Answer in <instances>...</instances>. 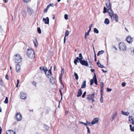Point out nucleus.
<instances>
[{
	"mask_svg": "<svg viewBox=\"0 0 134 134\" xmlns=\"http://www.w3.org/2000/svg\"><path fill=\"white\" fill-rule=\"evenodd\" d=\"M111 4L109 2L107 3L106 6L108 8V12L109 14V15L111 18L114 19V17L112 15V14H113V11L111 8Z\"/></svg>",
	"mask_w": 134,
	"mask_h": 134,
	"instance_id": "nucleus-1",
	"label": "nucleus"
},
{
	"mask_svg": "<svg viewBox=\"0 0 134 134\" xmlns=\"http://www.w3.org/2000/svg\"><path fill=\"white\" fill-rule=\"evenodd\" d=\"M27 55L28 57L31 58H33L35 57L34 52L33 50L31 49H27Z\"/></svg>",
	"mask_w": 134,
	"mask_h": 134,
	"instance_id": "nucleus-2",
	"label": "nucleus"
},
{
	"mask_svg": "<svg viewBox=\"0 0 134 134\" xmlns=\"http://www.w3.org/2000/svg\"><path fill=\"white\" fill-rule=\"evenodd\" d=\"M15 62L18 63H20L21 61L22 57L19 54H18L15 55L14 56Z\"/></svg>",
	"mask_w": 134,
	"mask_h": 134,
	"instance_id": "nucleus-3",
	"label": "nucleus"
},
{
	"mask_svg": "<svg viewBox=\"0 0 134 134\" xmlns=\"http://www.w3.org/2000/svg\"><path fill=\"white\" fill-rule=\"evenodd\" d=\"M95 93H93L92 94H89L87 95V97H86L87 100H91L92 103H93L94 101V97Z\"/></svg>",
	"mask_w": 134,
	"mask_h": 134,
	"instance_id": "nucleus-4",
	"label": "nucleus"
},
{
	"mask_svg": "<svg viewBox=\"0 0 134 134\" xmlns=\"http://www.w3.org/2000/svg\"><path fill=\"white\" fill-rule=\"evenodd\" d=\"M120 49L123 51H124L126 49V47L125 43H120L119 44Z\"/></svg>",
	"mask_w": 134,
	"mask_h": 134,
	"instance_id": "nucleus-5",
	"label": "nucleus"
},
{
	"mask_svg": "<svg viewBox=\"0 0 134 134\" xmlns=\"http://www.w3.org/2000/svg\"><path fill=\"white\" fill-rule=\"evenodd\" d=\"M15 117L18 121H20L22 120V116L21 114L19 112L17 113Z\"/></svg>",
	"mask_w": 134,
	"mask_h": 134,
	"instance_id": "nucleus-6",
	"label": "nucleus"
},
{
	"mask_svg": "<svg viewBox=\"0 0 134 134\" xmlns=\"http://www.w3.org/2000/svg\"><path fill=\"white\" fill-rule=\"evenodd\" d=\"M80 63L82 65H84L86 66H88V62L86 60H82L81 61H80Z\"/></svg>",
	"mask_w": 134,
	"mask_h": 134,
	"instance_id": "nucleus-7",
	"label": "nucleus"
},
{
	"mask_svg": "<svg viewBox=\"0 0 134 134\" xmlns=\"http://www.w3.org/2000/svg\"><path fill=\"white\" fill-rule=\"evenodd\" d=\"M112 14V15L113 16L114 18V19L111 18V20H113L115 19V21L116 22H118V17L117 14H114L113 12V14Z\"/></svg>",
	"mask_w": 134,
	"mask_h": 134,
	"instance_id": "nucleus-8",
	"label": "nucleus"
},
{
	"mask_svg": "<svg viewBox=\"0 0 134 134\" xmlns=\"http://www.w3.org/2000/svg\"><path fill=\"white\" fill-rule=\"evenodd\" d=\"M20 97L21 99H25L26 98V94L25 93L22 92L20 93Z\"/></svg>",
	"mask_w": 134,
	"mask_h": 134,
	"instance_id": "nucleus-9",
	"label": "nucleus"
},
{
	"mask_svg": "<svg viewBox=\"0 0 134 134\" xmlns=\"http://www.w3.org/2000/svg\"><path fill=\"white\" fill-rule=\"evenodd\" d=\"M40 69L41 70H43L45 72V74L47 76V72L48 71V70L46 67H40Z\"/></svg>",
	"mask_w": 134,
	"mask_h": 134,
	"instance_id": "nucleus-10",
	"label": "nucleus"
},
{
	"mask_svg": "<svg viewBox=\"0 0 134 134\" xmlns=\"http://www.w3.org/2000/svg\"><path fill=\"white\" fill-rule=\"evenodd\" d=\"M129 121L133 125H134V118L132 116H129Z\"/></svg>",
	"mask_w": 134,
	"mask_h": 134,
	"instance_id": "nucleus-11",
	"label": "nucleus"
},
{
	"mask_svg": "<svg viewBox=\"0 0 134 134\" xmlns=\"http://www.w3.org/2000/svg\"><path fill=\"white\" fill-rule=\"evenodd\" d=\"M43 21H44V23L46 24H49V19L48 17H47L46 18H43Z\"/></svg>",
	"mask_w": 134,
	"mask_h": 134,
	"instance_id": "nucleus-12",
	"label": "nucleus"
},
{
	"mask_svg": "<svg viewBox=\"0 0 134 134\" xmlns=\"http://www.w3.org/2000/svg\"><path fill=\"white\" fill-rule=\"evenodd\" d=\"M126 41L128 43H130L133 40L130 36H129L126 38Z\"/></svg>",
	"mask_w": 134,
	"mask_h": 134,
	"instance_id": "nucleus-13",
	"label": "nucleus"
},
{
	"mask_svg": "<svg viewBox=\"0 0 134 134\" xmlns=\"http://www.w3.org/2000/svg\"><path fill=\"white\" fill-rule=\"evenodd\" d=\"M99 121V119L97 118H96L92 120V124H95L97 123Z\"/></svg>",
	"mask_w": 134,
	"mask_h": 134,
	"instance_id": "nucleus-14",
	"label": "nucleus"
},
{
	"mask_svg": "<svg viewBox=\"0 0 134 134\" xmlns=\"http://www.w3.org/2000/svg\"><path fill=\"white\" fill-rule=\"evenodd\" d=\"M7 134H15V132L13 130H9L7 131Z\"/></svg>",
	"mask_w": 134,
	"mask_h": 134,
	"instance_id": "nucleus-15",
	"label": "nucleus"
},
{
	"mask_svg": "<svg viewBox=\"0 0 134 134\" xmlns=\"http://www.w3.org/2000/svg\"><path fill=\"white\" fill-rule=\"evenodd\" d=\"M27 12H29L30 15H31L34 12L33 10L30 8H27Z\"/></svg>",
	"mask_w": 134,
	"mask_h": 134,
	"instance_id": "nucleus-16",
	"label": "nucleus"
},
{
	"mask_svg": "<svg viewBox=\"0 0 134 134\" xmlns=\"http://www.w3.org/2000/svg\"><path fill=\"white\" fill-rule=\"evenodd\" d=\"M82 94V90L81 88L79 89L78 91L77 94V97L80 96Z\"/></svg>",
	"mask_w": 134,
	"mask_h": 134,
	"instance_id": "nucleus-17",
	"label": "nucleus"
},
{
	"mask_svg": "<svg viewBox=\"0 0 134 134\" xmlns=\"http://www.w3.org/2000/svg\"><path fill=\"white\" fill-rule=\"evenodd\" d=\"M20 65L17 64L16 65V72H19L20 71Z\"/></svg>",
	"mask_w": 134,
	"mask_h": 134,
	"instance_id": "nucleus-18",
	"label": "nucleus"
},
{
	"mask_svg": "<svg viewBox=\"0 0 134 134\" xmlns=\"http://www.w3.org/2000/svg\"><path fill=\"white\" fill-rule=\"evenodd\" d=\"M93 78L94 79V82L95 84L96 85H98L97 81L96 74L95 73H94V76H93Z\"/></svg>",
	"mask_w": 134,
	"mask_h": 134,
	"instance_id": "nucleus-19",
	"label": "nucleus"
},
{
	"mask_svg": "<svg viewBox=\"0 0 134 134\" xmlns=\"http://www.w3.org/2000/svg\"><path fill=\"white\" fill-rule=\"evenodd\" d=\"M117 115V113L116 111L115 112L114 114H113V115L112 116V120L111 121H113L116 116Z\"/></svg>",
	"mask_w": 134,
	"mask_h": 134,
	"instance_id": "nucleus-20",
	"label": "nucleus"
},
{
	"mask_svg": "<svg viewBox=\"0 0 134 134\" xmlns=\"http://www.w3.org/2000/svg\"><path fill=\"white\" fill-rule=\"evenodd\" d=\"M86 86V81L85 80L83 81L82 83V85L81 86V88H84Z\"/></svg>",
	"mask_w": 134,
	"mask_h": 134,
	"instance_id": "nucleus-21",
	"label": "nucleus"
},
{
	"mask_svg": "<svg viewBox=\"0 0 134 134\" xmlns=\"http://www.w3.org/2000/svg\"><path fill=\"white\" fill-rule=\"evenodd\" d=\"M50 82L52 84H54L55 83V80L52 77L50 78Z\"/></svg>",
	"mask_w": 134,
	"mask_h": 134,
	"instance_id": "nucleus-22",
	"label": "nucleus"
},
{
	"mask_svg": "<svg viewBox=\"0 0 134 134\" xmlns=\"http://www.w3.org/2000/svg\"><path fill=\"white\" fill-rule=\"evenodd\" d=\"M97 64L98 65V66L100 68H104L105 67L103 65H102L99 62V61L98 60V62L97 63Z\"/></svg>",
	"mask_w": 134,
	"mask_h": 134,
	"instance_id": "nucleus-23",
	"label": "nucleus"
},
{
	"mask_svg": "<svg viewBox=\"0 0 134 134\" xmlns=\"http://www.w3.org/2000/svg\"><path fill=\"white\" fill-rule=\"evenodd\" d=\"M104 23L106 25H108L109 23V20L108 18H106L104 21Z\"/></svg>",
	"mask_w": 134,
	"mask_h": 134,
	"instance_id": "nucleus-24",
	"label": "nucleus"
},
{
	"mask_svg": "<svg viewBox=\"0 0 134 134\" xmlns=\"http://www.w3.org/2000/svg\"><path fill=\"white\" fill-rule=\"evenodd\" d=\"M104 52V51L103 50H101L98 52L97 54V55L98 56L101 54H103Z\"/></svg>",
	"mask_w": 134,
	"mask_h": 134,
	"instance_id": "nucleus-25",
	"label": "nucleus"
},
{
	"mask_svg": "<svg viewBox=\"0 0 134 134\" xmlns=\"http://www.w3.org/2000/svg\"><path fill=\"white\" fill-rule=\"evenodd\" d=\"M121 113L122 114L125 115L126 116H128L129 114V113L128 112H125L124 111H121Z\"/></svg>",
	"mask_w": 134,
	"mask_h": 134,
	"instance_id": "nucleus-26",
	"label": "nucleus"
},
{
	"mask_svg": "<svg viewBox=\"0 0 134 134\" xmlns=\"http://www.w3.org/2000/svg\"><path fill=\"white\" fill-rule=\"evenodd\" d=\"M33 42L35 44V46L36 47H37L38 46V43L37 40L36 39L34 40Z\"/></svg>",
	"mask_w": 134,
	"mask_h": 134,
	"instance_id": "nucleus-27",
	"label": "nucleus"
},
{
	"mask_svg": "<svg viewBox=\"0 0 134 134\" xmlns=\"http://www.w3.org/2000/svg\"><path fill=\"white\" fill-rule=\"evenodd\" d=\"M130 129L131 131L134 132V126H132L131 125H130Z\"/></svg>",
	"mask_w": 134,
	"mask_h": 134,
	"instance_id": "nucleus-28",
	"label": "nucleus"
},
{
	"mask_svg": "<svg viewBox=\"0 0 134 134\" xmlns=\"http://www.w3.org/2000/svg\"><path fill=\"white\" fill-rule=\"evenodd\" d=\"M23 16L24 18H25L26 15V12L25 10H23L22 13Z\"/></svg>",
	"mask_w": 134,
	"mask_h": 134,
	"instance_id": "nucleus-29",
	"label": "nucleus"
},
{
	"mask_svg": "<svg viewBox=\"0 0 134 134\" xmlns=\"http://www.w3.org/2000/svg\"><path fill=\"white\" fill-rule=\"evenodd\" d=\"M69 34V31L68 30H66L65 33V36L64 37H65L66 38V36H68Z\"/></svg>",
	"mask_w": 134,
	"mask_h": 134,
	"instance_id": "nucleus-30",
	"label": "nucleus"
},
{
	"mask_svg": "<svg viewBox=\"0 0 134 134\" xmlns=\"http://www.w3.org/2000/svg\"><path fill=\"white\" fill-rule=\"evenodd\" d=\"M74 75L75 76V78L77 80H78L79 78V77L77 74L75 72H74Z\"/></svg>",
	"mask_w": 134,
	"mask_h": 134,
	"instance_id": "nucleus-31",
	"label": "nucleus"
},
{
	"mask_svg": "<svg viewBox=\"0 0 134 134\" xmlns=\"http://www.w3.org/2000/svg\"><path fill=\"white\" fill-rule=\"evenodd\" d=\"M86 124L87 125L91 126L92 125V122L91 123L90 122L87 121H86Z\"/></svg>",
	"mask_w": 134,
	"mask_h": 134,
	"instance_id": "nucleus-32",
	"label": "nucleus"
},
{
	"mask_svg": "<svg viewBox=\"0 0 134 134\" xmlns=\"http://www.w3.org/2000/svg\"><path fill=\"white\" fill-rule=\"evenodd\" d=\"M5 103L7 104L8 103V98L7 97H6L5 98V100L4 101Z\"/></svg>",
	"mask_w": 134,
	"mask_h": 134,
	"instance_id": "nucleus-33",
	"label": "nucleus"
},
{
	"mask_svg": "<svg viewBox=\"0 0 134 134\" xmlns=\"http://www.w3.org/2000/svg\"><path fill=\"white\" fill-rule=\"evenodd\" d=\"M94 32L97 34H98L99 33V31L96 28L94 29Z\"/></svg>",
	"mask_w": 134,
	"mask_h": 134,
	"instance_id": "nucleus-34",
	"label": "nucleus"
},
{
	"mask_svg": "<svg viewBox=\"0 0 134 134\" xmlns=\"http://www.w3.org/2000/svg\"><path fill=\"white\" fill-rule=\"evenodd\" d=\"M94 82V80L93 79H92L90 81V85L91 86L92 85Z\"/></svg>",
	"mask_w": 134,
	"mask_h": 134,
	"instance_id": "nucleus-35",
	"label": "nucleus"
},
{
	"mask_svg": "<svg viewBox=\"0 0 134 134\" xmlns=\"http://www.w3.org/2000/svg\"><path fill=\"white\" fill-rule=\"evenodd\" d=\"M3 82L2 80L1 79H0V85H1L2 86H3Z\"/></svg>",
	"mask_w": 134,
	"mask_h": 134,
	"instance_id": "nucleus-36",
	"label": "nucleus"
},
{
	"mask_svg": "<svg viewBox=\"0 0 134 134\" xmlns=\"http://www.w3.org/2000/svg\"><path fill=\"white\" fill-rule=\"evenodd\" d=\"M37 30L39 34H40L41 33V30L40 27L38 28Z\"/></svg>",
	"mask_w": 134,
	"mask_h": 134,
	"instance_id": "nucleus-37",
	"label": "nucleus"
},
{
	"mask_svg": "<svg viewBox=\"0 0 134 134\" xmlns=\"http://www.w3.org/2000/svg\"><path fill=\"white\" fill-rule=\"evenodd\" d=\"M74 64L75 65H77V62L79 63V61L78 60H77V59H75L74 61Z\"/></svg>",
	"mask_w": 134,
	"mask_h": 134,
	"instance_id": "nucleus-38",
	"label": "nucleus"
},
{
	"mask_svg": "<svg viewBox=\"0 0 134 134\" xmlns=\"http://www.w3.org/2000/svg\"><path fill=\"white\" fill-rule=\"evenodd\" d=\"M48 7L49 6H47V7L45 9V10H44V11H43V12H45V13H46L47 11H48V9H49V8H48Z\"/></svg>",
	"mask_w": 134,
	"mask_h": 134,
	"instance_id": "nucleus-39",
	"label": "nucleus"
},
{
	"mask_svg": "<svg viewBox=\"0 0 134 134\" xmlns=\"http://www.w3.org/2000/svg\"><path fill=\"white\" fill-rule=\"evenodd\" d=\"M101 96L100 99V101L101 103H102L103 102V98L102 95H101Z\"/></svg>",
	"mask_w": 134,
	"mask_h": 134,
	"instance_id": "nucleus-40",
	"label": "nucleus"
},
{
	"mask_svg": "<svg viewBox=\"0 0 134 134\" xmlns=\"http://www.w3.org/2000/svg\"><path fill=\"white\" fill-rule=\"evenodd\" d=\"M64 74V69H63L62 68V70L61 71V75L62 76H63Z\"/></svg>",
	"mask_w": 134,
	"mask_h": 134,
	"instance_id": "nucleus-41",
	"label": "nucleus"
},
{
	"mask_svg": "<svg viewBox=\"0 0 134 134\" xmlns=\"http://www.w3.org/2000/svg\"><path fill=\"white\" fill-rule=\"evenodd\" d=\"M86 92L85 91L83 94L82 96V98H83L85 97V96H86Z\"/></svg>",
	"mask_w": 134,
	"mask_h": 134,
	"instance_id": "nucleus-42",
	"label": "nucleus"
},
{
	"mask_svg": "<svg viewBox=\"0 0 134 134\" xmlns=\"http://www.w3.org/2000/svg\"><path fill=\"white\" fill-rule=\"evenodd\" d=\"M79 122L80 123L83 124L86 126H87V124L86 123H84V122H82V121H79Z\"/></svg>",
	"mask_w": 134,
	"mask_h": 134,
	"instance_id": "nucleus-43",
	"label": "nucleus"
},
{
	"mask_svg": "<svg viewBox=\"0 0 134 134\" xmlns=\"http://www.w3.org/2000/svg\"><path fill=\"white\" fill-rule=\"evenodd\" d=\"M44 127L47 130H48L49 129V127L46 125H44Z\"/></svg>",
	"mask_w": 134,
	"mask_h": 134,
	"instance_id": "nucleus-44",
	"label": "nucleus"
},
{
	"mask_svg": "<svg viewBox=\"0 0 134 134\" xmlns=\"http://www.w3.org/2000/svg\"><path fill=\"white\" fill-rule=\"evenodd\" d=\"M107 12V8L105 7H104V10L103 11V13H105Z\"/></svg>",
	"mask_w": 134,
	"mask_h": 134,
	"instance_id": "nucleus-45",
	"label": "nucleus"
},
{
	"mask_svg": "<svg viewBox=\"0 0 134 134\" xmlns=\"http://www.w3.org/2000/svg\"><path fill=\"white\" fill-rule=\"evenodd\" d=\"M103 87H101V90H100V94L101 95H102V93L103 92Z\"/></svg>",
	"mask_w": 134,
	"mask_h": 134,
	"instance_id": "nucleus-46",
	"label": "nucleus"
},
{
	"mask_svg": "<svg viewBox=\"0 0 134 134\" xmlns=\"http://www.w3.org/2000/svg\"><path fill=\"white\" fill-rule=\"evenodd\" d=\"M64 17L65 19L67 20L68 19V15L66 14H65L64 15Z\"/></svg>",
	"mask_w": 134,
	"mask_h": 134,
	"instance_id": "nucleus-47",
	"label": "nucleus"
},
{
	"mask_svg": "<svg viewBox=\"0 0 134 134\" xmlns=\"http://www.w3.org/2000/svg\"><path fill=\"white\" fill-rule=\"evenodd\" d=\"M79 57L80 58H82V59L83 58L82 54L81 53H79Z\"/></svg>",
	"mask_w": 134,
	"mask_h": 134,
	"instance_id": "nucleus-48",
	"label": "nucleus"
},
{
	"mask_svg": "<svg viewBox=\"0 0 134 134\" xmlns=\"http://www.w3.org/2000/svg\"><path fill=\"white\" fill-rule=\"evenodd\" d=\"M86 128L87 130V132L88 133L90 134V130L89 128L88 127H87Z\"/></svg>",
	"mask_w": 134,
	"mask_h": 134,
	"instance_id": "nucleus-49",
	"label": "nucleus"
},
{
	"mask_svg": "<svg viewBox=\"0 0 134 134\" xmlns=\"http://www.w3.org/2000/svg\"><path fill=\"white\" fill-rule=\"evenodd\" d=\"M77 59V60H79V62H80V61H81L82 60V58H79L78 57H77L76 58V59Z\"/></svg>",
	"mask_w": 134,
	"mask_h": 134,
	"instance_id": "nucleus-50",
	"label": "nucleus"
},
{
	"mask_svg": "<svg viewBox=\"0 0 134 134\" xmlns=\"http://www.w3.org/2000/svg\"><path fill=\"white\" fill-rule=\"evenodd\" d=\"M107 91L108 92H110L112 91V90L111 89H110V88H107Z\"/></svg>",
	"mask_w": 134,
	"mask_h": 134,
	"instance_id": "nucleus-51",
	"label": "nucleus"
},
{
	"mask_svg": "<svg viewBox=\"0 0 134 134\" xmlns=\"http://www.w3.org/2000/svg\"><path fill=\"white\" fill-rule=\"evenodd\" d=\"M126 83L125 82H123L122 83V87H124L125 86Z\"/></svg>",
	"mask_w": 134,
	"mask_h": 134,
	"instance_id": "nucleus-52",
	"label": "nucleus"
},
{
	"mask_svg": "<svg viewBox=\"0 0 134 134\" xmlns=\"http://www.w3.org/2000/svg\"><path fill=\"white\" fill-rule=\"evenodd\" d=\"M90 31H89V30H88V31H87V32H86L85 33V34L86 35L88 36L90 32Z\"/></svg>",
	"mask_w": 134,
	"mask_h": 134,
	"instance_id": "nucleus-53",
	"label": "nucleus"
},
{
	"mask_svg": "<svg viewBox=\"0 0 134 134\" xmlns=\"http://www.w3.org/2000/svg\"><path fill=\"white\" fill-rule=\"evenodd\" d=\"M47 71L49 72V75H52L51 70V69H49Z\"/></svg>",
	"mask_w": 134,
	"mask_h": 134,
	"instance_id": "nucleus-54",
	"label": "nucleus"
},
{
	"mask_svg": "<svg viewBox=\"0 0 134 134\" xmlns=\"http://www.w3.org/2000/svg\"><path fill=\"white\" fill-rule=\"evenodd\" d=\"M94 61L96 62L97 61L96 56L95 53H94Z\"/></svg>",
	"mask_w": 134,
	"mask_h": 134,
	"instance_id": "nucleus-55",
	"label": "nucleus"
},
{
	"mask_svg": "<svg viewBox=\"0 0 134 134\" xmlns=\"http://www.w3.org/2000/svg\"><path fill=\"white\" fill-rule=\"evenodd\" d=\"M92 25H93L92 24H91V26H89V31H91Z\"/></svg>",
	"mask_w": 134,
	"mask_h": 134,
	"instance_id": "nucleus-56",
	"label": "nucleus"
},
{
	"mask_svg": "<svg viewBox=\"0 0 134 134\" xmlns=\"http://www.w3.org/2000/svg\"><path fill=\"white\" fill-rule=\"evenodd\" d=\"M101 85V87H103L104 86V83L103 82H102L100 83Z\"/></svg>",
	"mask_w": 134,
	"mask_h": 134,
	"instance_id": "nucleus-57",
	"label": "nucleus"
},
{
	"mask_svg": "<svg viewBox=\"0 0 134 134\" xmlns=\"http://www.w3.org/2000/svg\"><path fill=\"white\" fill-rule=\"evenodd\" d=\"M5 79L7 80H9V78H8V75H6L5 76Z\"/></svg>",
	"mask_w": 134,
	"mask_h": 134,
	"instance_id": "nucleus-58",
	"label": "nucleus"
},
{
	"mask_svg": "<svg viewBox=\"0 0 134 134\" xmlns=\"http://www.w3.org/2000/svg\"><path fill=\"white\" fill-rule=\"evenodd\" d=\"M23 1L25 3H27L29 1V0H23Z\"/></svg>",
	"mask_w": 134,
	"mask_h": 134,
	"instance_id": "nucleus-59",
	"label": "nucleus"
},
{
	"mask_svg": "<svg viewBox=\"0 0 134 134\" xmlns=\"http://www.w3.org/2000/svg\"><path fill=\"white\" fill-rule=\"evenodd\" d=\"M62 76H62V75H60V77H59V79H60V81L61 82H62V80H61V79H62Z\"/></svg>",
	"mask_w": 134,
	"mask_h": 134,
	"instance_id": "nucleus-60",
	"label": "nucleus"
},
{
	"mask_svg": "<svg viewBox=\"0 0 134 134\" xmlns=\"http://www.w3.org/2000/svg\"><path fill=\"white\" fill-rule=\"evenodd\" d=\"M47 72H48V73L47 74V76L48 77V76H50V75H49V72L48 71H47Z\"/></svg>",
	"mask_w": 134,
	"mask_h": 134,
	"instance_id": "nucleus-61",
	"label": "nucleus"
},
{
	"mask_svg": "<svg viewBox=\"0 0 134 134\" xmlns=\"http://www.w3.org/2000/svg\"><path fill=\"white\" fill-rule=\"evenodd\" d=\"M53 5V4H52L51 3L50 4H49V5H47V6H49L48 7V8H49V7H50V6H52V5Z\"/></svg>",
	"mask_w": 134,
	"mask_h": 134,
	"instance_id": "nucleus-62",
	"label": "nucleus"
},
{
	"mask_svg": "<svg viewBox=\"0 0 134 134\" xmlns=\"http://www.w3.org/2000/svg\"><path fill=\"white\" fill-rule=\"evenodd\" d=\"M91 71L92 72H93L95 71V70L94 69H91Z\"/></svg>",
	"mask_w": 134,
	"mask_h": 134,
	"instance_id": "nucleus-63",
	"label": "nucleus"
},
{
	"mask_svg": "<svg viewBox=\"0 0 134 134\" xmlns=\"http://www.w3.org/2000/svg\"><path fill=\"white\" fill-rule=\"evenodd\" d=\"M32 83L34 85H36V84L35 82L34 81H33Z\"/></svg>",
	"mask_w": 134,
	"mask_h": 134,
	"instance_id": "nucleus-64",
	"label": "nucleus"
}]
</instances>
